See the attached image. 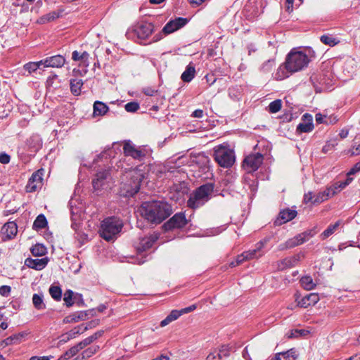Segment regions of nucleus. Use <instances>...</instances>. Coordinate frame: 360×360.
Masks as SVG:
<instances>
[{"label":"nucleus","instance_id":"f257e3e1","mask_svg":"<svg viewBox=\"0 0 360 360\" xmlns=\"http://www.w3.org/2000/svg\"><path fill=\"white\" fill-rule=\"evenodd\" d=\"M310 58L302 51L292 50L287 56L284 66L277 70L276 78L282 80L289 77V73H294L307 68Z\"/></svg>","mask_w":360,"mask_h":360},{"label":"nucleus","instance_id":"f03ea898","mask_svg":"<svg viewBox=\"0 0 360 360\" xmlns=\"http://www.w3.org/2000/svg\"><path fill=\"white\" fill-rule=\"evenodd\" d=\"M139 212L148 221L160 224L171 214L172 208L165 202L153 200L143 202Z\"/></svg>","mask_w":360,"mask_h":360},{"label":"nucleus","instance_id":"7ed1b4c3","mask_svg":"<svg viewBox=\"0 0 360 360\" xmlns=\"http://www.w3.org/2000/svg\"><path fill=\"white\" fill-rule=\"evenodd\" d=\"M214 187L211 184H204L189 195L187 206L191 209H197L205 204L211 198Z\"/></svg>","mask_w":360,"mask_h":360},{"label":"nucleus","instance_id":"20e7f679","mask_svg":"<svg viewBox=\"0 0 360 360\" xmlns=\"http://www.w3.org/2000/svg\"><path fill=\"white\" fill-rule=\"evenodd\" d=\"M122 226V221L120 219L115 217L106 218L102 221L100 235L107 241L114 240Z\"/></svg>","mask_w":360,"mask_h":360},{"label":"nucleus","instance_id":"39448f33","mask_svg":"<svg viewBox=\"0 0 360 360\" xmlns=\"http://www.w3.org/2000/svg\"><path fill=\"white\" fill-rule=\"evenodd\" d=\"M125 176L130 180L124 184L123 188L127 195L132 196L139 192L141 182L145 178V174L140 169L135 168L127 172Z\"/></svg>","mask_w":360,"mask_h":360},{"label":"nucleus","instance_id":"423d86ee","mask_svg":"<svg viewBox=\"0 0 360 360\" xmlns=\"http://www.w3.org/2000/svg\"><path fill=\"white\" fill-rule=\"evenodd\" d=\"M214 156L216 162L223 167H231L235 162L233 150L227 145H219L214 148Z\"/></svg>","mask_w":360,"mask_h":360},{"label":"nucleus","instance_id":"0eeeda50","mask_svg":"<svg viewBox=\"0 0 360 360\" xmlns=\"http://www.w3.org/2000/svg\"><path fill=\"white\" fill-rule=\"evenodd\" d=\"M110 180L109 170L101 169L92 180V185L95 191L106 189Z\"/></svg>","mask_w":360,"mask_h":360},{"label":"nucleus","instance_id":"6e6552de","mask_svg":"<svg viewBox=\"0 0 360 360\" xmlns=\"http://www.w3.org/2000/svg\"><path fill=\"white\" fill-rule=\"evenodd\" d=\"M188 223L184 212H179L175 214L168 221L164 224L166 230H171L173 229H180L184 227Z\"/></svg>","mask_w":360,"mask_h":360},{"label":"nucleus","instance_id":"1a4fd4ad","mask_svg":"<svg viewBox=\"0 0 360 360\" xmlns=\"http://www.w3.org/2000/svg\"><path fill=\"white\" fill-rule=\"evenodd\" d=\"M263 155L259 153L250 154L244 160V167L249 172L256 171L263 162Z\"/></svg>","mask_w":360,"mask_h":360},{"label":"nucleus","instance_id":"9d476101","mask_svg":"<svg viewBox=\"0 0 360 360\" xmlns=\"http://www.w3.org/2000/svg\"><path fill=\"white\" fill-rule=\"evenodd\" d=\"M124 153L127 156H131L134 159L141 160L146 155V153L132 144L129 141H126L124 144Z\"/></svg>","mask_w":360,"mask_h":360},{"label":"nucleus","instance_id":"9b49d317","mask_svg":"<svg viewBox=\"0 0 360 360\" xmlns=\"http://www.w3.org/2000/svg\"><path fill=\"white\" fill-rule=\"evenodd\" d=\"M40 63H42L44 68H58L64 65L65 58L61 55H56L41 60Z\"/></svg>","mask_w":360,"mask_h":360},{"label":"nucleus","instance_id":"f8f14e48","mask_svg":"<svg viewBox=\"0 0 360 360\" xmlns=\"http://www.w3.org/2000/svg\"><path fill=\"white\" fill-rule=\"evenodd\" d=\"M187 22V20L184 18H178L174 20L168 22L162 29V32L165 34H171L176 30L184 27Z\"/></svg>","mask_w":360,"mask_h":360},{"label":"nucleus","instance_id":"ddd939ff","mask_svg":"<svg viewBox=\"0 0 360 360\" xmlns=\"http://www.w3.org/2000/svg\"><path fill=\"white\" fill-rule=\"evenodd\" d=\"M313 117L310 114L305 113L302 117V122L297 127L298 133H308L313 130Z\"/></svg>","mask_w":360,"mask_h":360},{"label":"nucleus","instance_id":"4468645a","mask_svg":"<svg viewBox=\"0 0 360 360\" xmlns=\"http://www.w3.org/2000/svg\"><path fill=\"white\" fill-rule=\"evenodd\" d=\"M17 232V224L14 221H9L1 227V240H10L15 236Z\"/></svg>","mask_w":360,"mask_h":360},{"label":"nucleus","instance_id":"2eb2a0df","mask_svg":"<svg viewBox=\"0 0 360 360\" xmlns=\"http://www.w3.org/2000/svg\"><path fill=\"white\" fill-rule=\"evenodd\" d=\"M42 182V173L40 170L32 174L26 186V191L27 192H34L38 188L41 187Z\"/></svg>","mask_w":360,"mask_h":360},{"label":"nucleus","instance_id":"dca6fc26","mask_svg":"<svg viewBox=\"0 0 360 360\" xmlns=\"http://www.w3.org/2000/svg\"><path fill=\"white\" fill-rule=\"evenodd\" d=\"M153 25L150 22H142L136 29V32L139 39L148 38L153 32Z\"/></svg>","mask_w":360,"mask_h":360},{"label":"nucleus","instance_id":"f3484780","mask_svg":"<svg viewBox=\"0 0 360 360\" xmlns=\"http://www.w3.org/2000/svg\"><path fill=\"white\" fill-rule=\"evenodd\" d=\"M48 262L49 259L47 257L41 259L27 258L25 261V264L29 268L40 271L46 267Z\"/></svg>","mask_w":360,"mask_h":360},{"label":"nucleus","instance_id":"a211bd4d","mask_svg":"<svg viewBox=\"0 0 360 360\" xmlns=\"http://www.w3.org/2000/svg\"><path fill=\"white\" fill-rule=\"evenodd\" d=\"M307 240L304 238V235H303L302 233H301L297 235L296 236L293 237L292 238H290L288 240H287L285 243L281 244L279 246V249L284 250L288 248H292L295 246L304 243Z\"/></svg>","mask_w":360,"mask_h":360},{"label":"nucleus","instance_id":"6ab92c4d","mask_svg":"<svg viewBox=\"0 0 360 360\" xmlns=\"http://www.w3.org/2000/svg\"><path fill=\"white\" fill-rule=\"evenodd\" d=\"M157 238L156 236H153L141 238L136 246L138 252L141 253L150 248Z\"/></svg>","mask_w":360,"mask_h":360},{"label":"nucleus","instance_id":"aec40b11","mask_svg":"<svg viewBox=\"0 0 360 360\" xmlns=\"http://www.w3.org/2000/svg\"><path fill=\"white\" fill-rule=\"evenodd\" d=\"M319 300V295L316 293H310L300 300L297 301V306L303 308H307L310 305H314Z\"/></svg>","mask_w":360,"mask_h":360},{"label":"nucleus","instance_id":"412c9836","mask_svg":"<svg viewBox=\"0 0 360 360\" xmlns=\"http://www.w3.org/2000/svg\"><path fill=\"white\" fill-rule=\"evenodd\" d=\"M89 54L86 51L82 53L77 51H74L72 53V59L75 61H79L80 67L87 68L89 65Z\"/></svg>","mask_w":360,"mask_h":360},{"label":"nucleus","instance_id":"4be33fe9","mask_svg":"<svg viewBox=\"0 0 360 360\" xmlns=\"http://www.w3.org/2000/svg\"><path fill=\"white\" fill-rule=\"evenodd\" d=\"M298 356L297 350L292 348L286 352L276 354L272 360H297Z\"/></svg>","mask_w":360,"mask_h":360},{"label":"nucleus","instance_id":"5701e85b","mask_svg":"<svg viewBox=\"0 0 360 360\" xmlns=\"http://www.w3.org/2000/svg\"><path fill=\"white\" fill-rule=\"evenodd\" d=\"M264 246V243L262 241H259L256 244L255 248L253 250H250L248 251H245V255L248 257V260H251L253 259H257L263 255V252L262 251Z\"/></svg>","mask_w":360,"mask_h":360},{"label":"nucleus","instance_id":"b1692460","mask_svg":"<svg viewBox=\"0 0 360 360\" xmlns=\"http://www.w3.org/2000/svg\"><path fill=\"white\" fill-rule=\"evenodd\" d=\"M96 324H97L96 321H92L90 322L87 326H84L83 325L79 326L77 327L74 328L72 330H71L68 334L65 335H63V340H65V336L67 335V338L69 339L70 338H75V336L78 334L82 333L84 331H86L89 328H91L92 326H94Z\"/></svg>","mask_w":360,"mask_h":360},{"label":"nucleus","instance_id":"393cba45","mask_svg":"<svg viewBox=\"0 0 360 360\" xmlns=\"http://www.w3.org/2000/svg\"><path fill=\"white\" fill-rule=\"evenodd\" d=\"M297 216V212L293 210L286 209L280 212L278 219L280 224L286 223L293 219Z\"/></svg>","mask_w":360,"mask_h":360},{"label":"nucleus","instance_id":"a878e982","mask_svg":"<svg viewBox=\"0 0 360 360\" xmlns=\"http://www.w3.org/2000/svg\"><path fill=\"white\" fill-rule=\"evenodd\" d=\"M99 350V346L93 345L84 350L81 356H77L74 360H84L90 358Z\"/></svg>","mask_w":360,"mask_h":360},{"label":"nucleus","instance_id":"bb28decb","mask_svg":"<svg viewBox=\"0 0 360 360\" xmlns=\"http://www.w3.org/2000/svg\"><path fill=\"white\" fill-rule=\"evenodd\" d=\"M108 111V107L101 101H96L94 104V116L104 115Z\"/></svg>","mask_w":360,"mask_h":360},{"label":"nucleus","instance_id":"cd10ccee","mask_svg":"<svg viewBox=\"0 0 360 360\" xmlns=\"http://www.w3.org/2000/svg\"><path fill=\"white\" fill-rule=\"evenodd\" d=\"M195 69L191 65H187L185 71L182 73L181 78L184 82H190L195 77Z\"/></svg>","mask_w":360,"mask_h":360},{"label":"nucleus","instance_id":"c85d7f7f","mask_svg":"<svg viewBox=\"0 0 360 360\" xmlns=\"http://www.w3.org/2000/svg\"><path fill=\"white\" fill-rule=\"evenodd\" d=\"M181 316V314L179 310H172L170 314L160 322V326L165 327L167 326Z\"/></svg>","mask_w":360,"mask_h":360},{"label":"nucleus","instance_id":"c756f323","mask_svg":"<svg viewBox=\"0 0 360 360\" xmlns=\"http://www.w3.org/2000/svg\"><path fill=\"white\" fill-rule=\"evenodd\" d=\"M22 338H23V334H22V333L14 334L11 336L8 337L6 340L1 341V347L4 345L7 346L9 345L20 343L21 342V340L22 339Z\"/></svg>","mask_w":360,"mask_h":360},{"label":"nucleus","instance_id":"7c9ffc66","mask_svg":"<svg viewBox=\"0 0 360 360\" xmlns=\"http://www.w3.org/2000/svg\"><path fill=\"white\" fill-rule=\"evenodd\" d=\"M297 259L296 257H288L285 258L278 264V269L283 270L286 268L291 267L295 264Z\"/></svg>","mask_w":360,"mask_h":360},{"label":"nucleus","instance_id":"2f4dec72","mask_svg":"<svg viewBox=\"0 0 360 360\" xmlns=\"http://www.w3.org/2000/svg\"><path fill=\"white\" fill-rule=\"evenodd\" d=\"M340 225V221H338L334 224H330L320 236L322 240H325L333 234Z\"/></svg>","mask_w":360,"mask_h":360},{"label":"nucleus","instance_id":"473e14b6","mask_svg":"<svg viewBox=\"0 0 360 360\" xmlns=\"http://www.w3.org/2000/svg\"><path fill=\"white\" fill-rule=\"evenodd\" d=\"M302 286L307 290H311L316 286V283L314 282L312 278L309 276H303L300 279Z\"/></svg>","mask_w":360,"mask_h":360},{"label":"nucleus","instance_id":"72a5a7b5","mask_svg":"<svg viewBox=\"0 0 360 360\" xmlns=\"http://www.w3.org/2000/svg\"><path fill=\"white\" fill-rule=\"evenodd\" d=\"M32 303L34 307L39 310L44 309L46 307L42 294H34L32 296Z\"/></svg>","mask_w":360,"mask_h":360},{"label":"nucleus","instance_id":"f704fd0d","mask_svg":"<svg viewBox=\"0 0 360 360\" xmlns=\"http://www.w3.org/2000/svg\"><path fill=\"white\" fill-rule=\"evenodd\" d=\"M47 220L42 214L37 216L33 224V228L35 229H41L46 226Z\"/></svg>","mask_w":360,"mask_h":360},{"label":"nucleus","instance_id":"c9c22d12","mask_svg":"<svg viewBox=\"0 0 360 360\" xmlns=\"http://www.w3.org/2000/svg\"><path fill=\"white\" fill-rule=\"evenodd\" d=\"M83 85L82 80L80 79H73L70 81V89L74 94H79L80 89Z\"/></svg>","mask_w":360,"mask_h":360},{"label":"nucleus","instance_id":"e433bc0d","mask_svg":"<svg viewBox=\"0 0 360 360\" xmlns=\"http://www.w3.org/2000/svg\"><path fill=\"white\" fill-rule=\"evenodd\" d=\"M49 294L53 299L59 301L62 297V290L60 287L56 285H51L49 290Z\"/></svg>","mask_w":360,"mask_h":360},{"label":"nucleus","instance_id":"4c0bfd02","mask_svg":"<svg viewBox=\"0 0 360 360\" xmlns=\"http://www.w3.org/2000/svg\"><path fill=\"white\" fill-rule=\"evenodd\" d=\"M58 18H59V13L56 11H53V12L47 13V14L44 15V16H42L41 18H40L39 22L45 23V22H51V21H53Z\"/></svg>","mask_w":360,"mask_h":360},{"label":"nucleus","instance_id":"58836bf2","mask_svg":"<svg viewBox=\"0 0 360 360\" xmlns=\"http://www.w3.org/2000/svg\"><path fill=\"white\" fill-rule=\"evenodd\" d=\"M282 107V102L280 99L271 102L268 106V110L271 113L278 112Z\"/></svg>","mask_w":360,"mask_h":360},{"label":"nucleus","instance_id":"ea45409f","mask_svg":"<svg viewBox=\"0 0 360 360\" xmlns=\"http://www.w3.org/2000/svg\"><path fill=\"white\" fill-rule=\"evenodd\" d=\"M41 66H43V65L40 63V60L38 62H30L24 65V69L30 74L40 68Z\"/></svg>","mask_w":360,"mask_h":360},{"label":"nucleus","instance_id":"a19ab883","mask_svg":"<svg viewBox=\"0 0 360 360\" xmlns=\"http://www.w3.org/2000/svg\"><path fill=\"white\" fill-rule=\"evenodd\" d=\"M82 349L79 347V345L71 347L68 351H67L64 355L63 359L66 360H71V359L75 356Z\"/></svg>","mask_w":360,"mask_h":360},{"label":"nucleus","instance_id":"79ce46f5","mask_svg":"<svg viewBox=\"0 0 360 360\" xmlns=\"http://www.w3.org/2000/svg\"><path fill=\"white\" fill-rule=\"evenodd\" d=\"M46 250L42 245L37 244L31 248V252L34 256H42L46 254Z\"/></svg>","mask_w":360,"mask_h":360},{"label":"nucleus","instance_id":"37998d69","mask_svg":"<svg viewBox=\"0 0 360 360\" xmlns=\"http://www.w3.org/2000/svg\"><path fill=\"white\" fill-rule=\"evenodd\" d=\"M321 41L324 44L328 45L330 46H334L338 43V41H337L336 39L330 35L321 36Z\"/></svg>","mask_w":360,"mask_h":360},{"label":"nucleus","instance_id":"c03bdc74","mask_svg":"<svg viewBox=\"0 0 360 360\" xmlns=\"http://www.w3.org/2000/svg\"><path fill=\"white\" fill-rule=\"evenodd\" d=\"M73 295H74V292L71 290H68L65 291V292L64 294L63 300L67 307H71L73 305V304H74V302L72 301Z\"/></svg>","mask_w":360,"mask_h":360},{"label":"nucleus","instance_id":"a18cd8bd","mask_svg":"<svg viewBox=\"0 0 360 360\" xmlns=\"http://www.w3.org/2000/svg\"><path fill=\"white\" fill-rule=\"evenodd\" d=\"M328 199V195L325 194L323 191L319 192L317 194L314 195V200L313 201V204H319L321 203L326 200Z\"/></svg>","mask_w":360,"mask_h":360},{"label":"nucleus","instance_id":"49530a36","mask_svg":"<svg viewBox=\"0 0 360 360\" xmlns=\"http://www.w3.org/2000/svg\"><path fill=\"white\" fill-rule=\"evenodd\" d=\"M247 260H248V259L247 256L245 255V252H244L241 255H240L237 257V259L235 262H231L229 264V266L231 267H234V266L241 264L243 262L247 261Z\"/></svg>","mask_w":360,"mask_h":360},{"label":"nucleus","instance_id":"de8ad7c7","mask_svg":"<svg viewBox=\"0 0 360 360\" xmlns=\"http://www.w3.org/2000/svg\"><path fill=\"white\" fill-rule=\"evenodd\" d=\"M96 340V336H89V337L85 338L84 340H83L82 341H81L79 343H78L79 347H80L82 349L84 347L89 345L90 344H91Z\"/></svg>","mask_w":360,"mask_h":360},{"label":"nucleus","instance_id":"09e8293b","mask_svg":"<svg viewBox=\"0 0 360 360\" xmlns=\"http://www.w3.org/2000/svg\"><path fill=\"white\" fill-rule=\"evenodd\" d=\"M125 110L129 112H134L139 108V105L136 102H130L125 105Z\"/></svg>","mask_w":360,"mask_h":360},{"label":"nucleus","instance_id":"8fccbe9b","mask_svg":"<svg viewBox=\"0 0 360 360\" xmlns=\"http://www.w3.org/2000/svg\"><path fill=\"white\" fill-rule=\"evenodd\" d=\"M306 331L304 330H292L289 333H288L287 335L288 338H297L302 335H305Z\"/></svg>","mask_w":360,"mask_h":360},{"label":"nucleus","instance_id":"3c124183","mask_svg":"<svg viewBox=\"0 0 360 360\" xmlns=\"http://www.w3.org/2000/svg\"><path fill=\"white\" fill-rule=\"evenodd\" d=\"M221 354L217 351L210 353L207 356V360H221Z\"/></svg>","mask_w":360,"mask_h":360},{"label":"nucleus","instance_id":"603ef678","mask_svg":"<svg viewBox=\"0 0 360 360\" xmlns=\"http://www.w3.org/2000/svg\"><path fill=\"white\" fill-rule=\"evenodd\" d=\"M314 200V194L312 192H308L304 194L303 201L304 203L311 202L313 204Z\"/></svg>","mask_w":360,"mask_h":360},{"label":"nucleus","instance_id":"864d4df0","mask_svg":"<svg viewBox=\"0 0 360 360\" xmlns=\"http://www.w3.org/2000/svg\"><path fill=\"white\" fill-rule=\"evenodd\" d=\"M83 317H84V315L82 313H81V315H78V316L73 315L72 316H68L64 319V321L67 323L70 322V321L77 322L80 319H83Z\"/></svg>","mask_w":360,"mask_h":360},{"label":"nucleus","instance_id":"5fc2aeb1","mask_svg":"<svg viewBox=\"0 0 360 360\" xmlns=\"http://www.w3.org/2000/svg\"><path fill=\"white\" fill-rule=\"evenodd\" d=\"M316 233V231L315 230V228L307 230L302 233V234L304 235L306 240H308L309 238H312Z\"/></svg>","mask_w":360,"mask_h":360},{"label":"nucleus","instance_id":"6e6d98bb","mask_svg":"<svg viewBox=\"0 0 360 360\" xmlns=\"http://www.w3.org/2000/svg\"><path fill=\"white\" fill-rule=\"evenodd\" d=\"M221 356H228L229 355V347L228 345H222L218 352Z\"/></svg>","mask_w":360,"mask_h":360},{"label":"nucleus","instance_id":"4d7b16f0","mask_svg":"<svg viewBox=\"0 0 360 360\" xmlns=\"http://www.w3.org/2000/svg\"><path fill=\"white\" fill-rule=\"evenodd\" d=\"M195 309H196V306L195 304H193V305H191V306H189L188 307L181 309L179 311L181 312V314L182 315V314H184L190 313V312L194 311Z\"/></svg>","mask_w":360,"mask_h":360},{"label":"nucleus","instance_id":"13d9d810","mask_svg":"<svg viewBox=\"0 0 360 360\" xmlns=\"http://www.w3.org/2000/svg\"><path fill=\"white\" fill-rule=\"evenodd\" d=\"M11 292V287L8 285H1V296H8Z\"/></svg>","mask_w":360,"mask_h":360},{"label":"nucleus","instance_id":"bf43d9fd","mask_svg":"<svg viewBox=\"0 0 360 360\" xmlns=\"http://www.w3.org/2000/svg\"><path fill=\"white\" fill-rule=\"evenodd\" d=\"M360 171V161L357 162L353 168L348 172V175L354 174L355 173Z\"/></svg>","mask_w":360,"mask_h":360},{"label":"nucleus","instance_id":"052dcab7","mask_svg":"<svg viewBox=\"0 0 360 360\" xmlns=\"http://www.w3.org/2000/svg\"><path fill=\"white\" fill-rule=\"evenodd\" d=\"M51 359H52L51 356H32L29 360H51Z\"/></svg>","mask_w":360,"mask_h":360},{"label":"nucleus","instance_id":"680f3d73","mask_svg":"<svg viewBox=\"0 0 360 360\" xmlns=\"http://www.w3.org/2000/svg\"><path fill=\"white\" fill-rule=\"evenodd\" d=\"M10 156L4 153H1V164H7L10 162Z\"/></svg>","mask_w":360,"mask_h":360},{"label":"nucleus","instance_id":"e2e57ef3","mask_svg":"<svg viewBox=\"0 0 360 360\" xmlns=\"http://www.w3.org/2000/svg\"><path fill=\"white\" fill-rule=\"evenodd\" d=\"M192 116L197 118H201L203 116V111L200 109L195 110L193 112Z\"/></svg>","mask_w":360,"mask_h":360},{"label":"nucleus","instance_id":"0e129e2a","mask_svg":"<svg viewBox=\"0 0 360 360\" xmlns=\"http://www.w3.org/2000/svg\"><path fill=\"white\" fill-rule=\"evenodd\" d=\"M274 64V60H268L266 63H265L263 65L262 68L264 70H269L272 67V65Z\"/></svg>","mask_w":360,"mask_h":360},{"label":"nucleus","instance_id":"69168bd1","mask_svg":"<svg viewBox=\"0 0 360 360\" xmlns=\"http://www.w3.org/2000/svg\"><path fill=\"white\" fill-rule=\"evenodd\" d=\"M243 357L246 360H251V357L249 354L248 347H246L243 351Z\"/></svg>","mask_w":360,"mask_h":360},{"label":"nucleus","instance_id":"338daca9","mask_svg":"<svg viewBox=\"0 0 360 360\" xmlns=\"http://www.w3.org/2000/svg\"><path fill=\"white\" fill-rule=\"evenodd\" d=\"M323 192L325 194H328V198L334 196V191H332L330 187L327 188Z\"/></svg>","mask_w":360,"mask_h":360},{"label":"nucleus","instance_id":"774afa93","mask_svg":"<svg viewBox=\"0 0 360 360\" xmlns=\"http://www.w3.org/2000/svg\"><path fill=\"white\" fill-rule=\"evenodd\" d=\"M152 360H169V358L166 355H160Z\"/></svg>","mask_w":360,"mask_h":360}]
</instances>
